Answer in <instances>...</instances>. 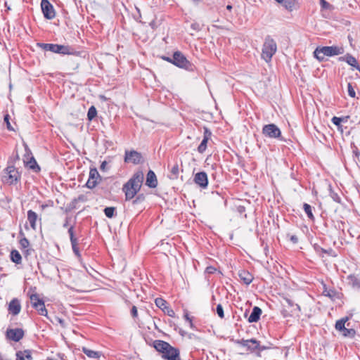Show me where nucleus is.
<instances>
[{"label":"nucleus","instance_id":"7ed1b4c3","mask_svg":"<svg viewBox=\"0 0 360 360\" xmlns=\"http://www.w3.org/2000/svg\"><path fill=\"white\" fill-rule=\"evenodd\" d=\"M344 49L341 46H322L317 47L314 51V55L316 58L319 61L325 59L326 56H334L342 54Z\"/></svg>","mask_w":360,"mask_h":360},{"label":"nucleus","instance_id":"ea45409f","mask_svg":"<svg viewBox=\"0 0 360 360\" xmlns=\"http://www.w3.org/2000/svg\"><path fill=\"white\" fill-rule=\"evenodd\" d=\"M348 94L352 98H354L356 96L355 91L350 83L347 85Z\"/></svg>","mask_w":360,"mask_h":360},{"label":"nucleus","instance_id":"6ab92c4d","mask_svg":"<svg viewBox=\"0 0 360 360\" xmlns=\"http://www.w3.org/2000/svg\"><path fill=\"white\" fill-rule=\"evenodd\" d=\"M340 60L345 61L348 65L355 68L356 70H359L360 66L358 64L356 59L352 55L347 53L345 56L340 57Z\"/></svg>","mask_w":360,"mask_h":360},{"label":"nucleus","instance_id":"72a5a7b5","mask_svg":"<svg viewBox=\"0 0 360 360\" xmlns=\"http://www.w3.org/2000/svg\"><path fill=\"white\" fill-rule=\"evenodd\" d=\"M207 141L208 139L206 136H205L198 148V150L199 153H202L206 150Z\"/></svg>","mask_w":360,"mask_h":360},{"label":"nucleus","instance_id":"20e7f679","mask_svg":"<svg viewBox=\"0 0 360 360\" xmlns=\"http://www.w3.org/2000/svg\"><path fill=\"white\" fill-rule=\"evenodd\" d=\"M277 51L276 41L269 36L266 37L262 46V58L266 62H270Z\"/></svg>","mask_w":360,"mask_h":360},{"label":"nucleus","instance_id":"0eeeda50","mask_svg":"<svg viewBox=\"0 0 360 360\" xmlns=\"http://www.w3.org/2000/svg\"><path fill=\"white\" fill-rule=\"evenodd\" d=\"M348 320V317H345L337 321L335 327L337 330L342 332L343 336L353 338L356 334L355 330L345 328V323Z\"/></svg>","mask_w":360,"mask_h":360},{"label":"nucleus","instance_id":"4d7b16f0","mask_svg":"<svg viewBox=\"0 0 360 360\" xmlns=\"http://www.w3.org/2000/svg\"><path fill=\"white\" fill-rule=\"evenodd\" d=\"M321 1H322L323 6L324 8H326V5H328V3H326L324 0H321Z\"/></svg>","mask_w":360,"mask_h":360},{"label":"nucleus","instance_id":"412c9836","mask_svg":"<svg viewBox=\"0 0 360 360\" xmlns=\"http://www.w3.org/2000/svg\"><path fill=\"white\" fill-rule=\"evenodd\" d=\"M238 276L240 280L243 281V282L246 285H249L250 283H251L253 280L252 275L245 270L240 271L238 273Z\"/></svg>","mask_w":360,"mask_h":360},{"label":"nucleus","instance_id":"473e14b6","mask_svg":"<svg viewBox=\"0 0 360 360\" xmlns=\"http://www.w3.org/2000/svg\"><path fill=\"white\" fill-rule=\"evenodd\" d=\"M97 115V110L94 106H91L87 112V117L89 120H92Z\"/></svg>","mask_w":360,"mask_h":360},{"label":"nucleus","instance_id":"cd10ccee","mask_svg":"<svg viewBox=\"0 0 360 360\" xmlns=\"http://www.w3.org/2000/svg\"><path fill=\"white\" fill-rule=\"evenodd\" d=\"M247 348L250 352H255V350L262 351V350L265 349V347H261L259 342L257 340V345L248 344V345H247Z\"/></svg>","mask_w":360,"mask_h":360},{"label":"nucleus","instance_id":"423d86ee","mask_svg":"<svg viewBox=\"0 0 360 360\" xmlns=\"http://www.w3.org/2000/svg\"><path fill=\"white\" fill-rule=\"evenodd\" d=\"M30 299L32 307L38 311L41 316H47V310L45 307L44 301L39 297L37 293H33L30 295Z\"/></svg>","mask_w":360,"mask_h":360},{"label":"nucleus","instance_id":"6e6552de","mask_svg":"<svg viewBox=\"0 0 360 360\" xmlns=\"http://www.w3.org/2000/svg\"><path fill=\"white\" fill-rule=\"evenodd\" d=\"M263 134L269 138L278 139L281 136L280 129L274 124H266L262 128Z\"/></svg>","mask_w":360,"mask_h":360},{"label":"nucleus","instance_id":"4be33fe9","mask_svg":"<svg viewBox=\"0 0 360 360\" xmlns=\"http://www.w3.org/2000/svg\"><path fill=\"white\" fill-rule=\"evenodd\" d=\"M262 314V309L258 307H255L252 309V311L248 317V322L254 323L258 321L259 319L260 315Z\"/></svg>","mask_w":360,"mask_h":360},{"label":"nucleus","instance_id":"6e6d98bb","mask_svg":"<svg viewBox=\"0 0 360 360\" xmlns=\"http://www.w3.org/2000/svg\"><path fill=\"white\" fill-rule=\"evenodd\" d=\"M5 7L6 8L7 11L11 10V7L8 5L7 2H5Z\"/></svg>","mask_w":360,"mask_h":360},{"label":"nucleus","instance_id":"4468645a","mask_svg":"<svg viewBox=\"0 0 360 360\" xmlns=\"http://www.w3.org/2000/svg\"><path fill=\"white\" fill-rule=\"evenodd\" d=\"M24 336V331L21 328L8 329L6 331V337L9 340L15 342L20 341Z\"/></svg>","mask_w":360,"mask_h":360},{"label":"nucleus","instance_id":"5fc2aeb1","mask_svg":"<svg viewBox=\"0 0 360 360\" xmlns=\"http://www.w3.org/2000/svg\"><path fill=\"white\" fill-rule=\"evenodd\" d=\"M320 250H321V251L322 252H323V253H327V254H329V252H331V251H332V250H331V249H330V250L328 251V250H324L323 248H320Z\"/></svg>","mask_w":360,"mask_h":360},{"label":"nucleus","instance_id":"a878e982","mask_svg":"<svg viewBox=\"0 0 360 360\" xmlns=\"http://www.w3.org/2000/svg\"><path fill=\"white\" fill-rule=\"evenodd\" d=\"M11 259L12 262L15 264H20L22 261V257L18 250H13L11 252Z\"/></svg>","mask_w":360,"mask_h":360},{"label":"nucleus","instance_id":"ddd939ff","mask_svg":"<svg viewBox=\"0 0 360 360\" xmlns=\"http://www.w3.org/2000/svg\"><path fill=\"white\" fill-rule=\"evenodd\" d=\"M100 180V175L96 168L90 169L89 179L86 186L89 188H94L98 184Z\"/></svg>","mask_w":360,"mask_h":360},{"label":"nucleus","instance_id":"de8ad7c7","mask_svg":"<svg viewBox=\"0 0 360 360\" xmlns=\"http://www.w3.org/2000/svg\"><path fill=\"white\" fill-rule=\"evenodd\" d=\"M215 271H216V268L211 266H207L205 270L206 273L210 274L214 273Z\"/></svg>","mask_w":360,"mask_h":360},{"label":"nucleus","instance_id":"e433bc0d","mask_svg":"<svg viewBox=\"0 0 360 360\" xmlns=\"http://www.w3.org/2000/svg\"><path fill=\"white\" fill-rule=\"evenodd\" d=\"M217 314H218L219 317L221 319L224 318V309L221 304H217L216 308Z\"/></svg>","mask_w":360,"mask_h":360},{"label":"nucleus","instance_id":"f03ea898","mask_svg":"<svg viewBox=\"0 0 360 360\" xmlns=\"http://www.w3.org/2000/svg\"><path fill=\"white\" fill-rule=\"evenodd\" d=\"M155 349L162 353V357L166 360H181L179 350L163 340H155Z\"/></svg>","mask_w":360,"mask_h":360},{"label":"nucleus","instance_id":"4c0bfd02","mask_svg":"<svg viewBox=\"0 0 360 360\" xmlns=\"http://www.w3.org/2000/svg\"><path fill=\"white\" fill-rule=\"evenodd\" d=\"M53 44H38V46L44 51H51Z\"/></svg>","mask_w":360,"mask_h":360},{"label":"nucleus","instance_id":"f257e3e1","mask_svg":"<svg viewBox=\"0 0 360 360\" xmlns=\"http://www.w3.org/2000/svg\"><path fill=\"white\" fill-rule=\"evenodd\" d=\"M144 174L143 172L138 171L134 174L132 177L123 186L122 191L125 194L126 200H131L139 191Z\"/></svg>","mask_w":360,"mask_h":360},{"label":"nucleus","instance_id":"2eb2a0df","mask_svg":"<svg viewBox=\"0 0 360 360\" xmlns=\"http://www.w3.org/2000/svg\"><path fill=\"white\" fill-rule=\"evenodd\" d=\"M194 182L202 188H205L208 185L207 175L204 172H198L194 176Z\"/></svg>","mask_w":360,"mask_h":360},{"label":"nucleus","instance_id":"dca6fc26","mask_svg":"<svg viewBox=\"0 0 360 360\" xmlns=\"http://www.w3.org/2000/svg\"><path fill=\"white\" fill-rule=\"evenodd\" d=\"M8 312L12 315H18L21 310V305L20 301L17 298L13 299L8 304Z\"/></svg>","mask_w":360,"mask_h":360},{"label":"nucleus","instance_id":"393cba45","mask_svg":"<svg viewBox=\"0 0 360 360\" xmlns=\"http://www.w3.org/2000/svg\"><path fill=\"white\" fill-rule=\"evenodd\" d=\"M82 350L89 358L98 359L101 356L98 352L93 351L85 347H83Z\"/></svg>","mask_w":360,"mask_h":360},{"label":"nucleus","instance_id":"9b49d317","mask_svg":"<svg viewBox=\"0 0 360 360\" xmlns=\"http://www.w3.org/2000/svg\"><path fill=\"white\" fill-rule=\"evenodd\" d=\"M143 161L142 155L140 153L136 150H126L124 155V162H131L134 165H138Z\"/></svg>","mask_w":360,"mask_h":360},{"label":"nucleus","instance_id":"f8f14e48","mask_svg":"<svg viewBox=\"0 0 360 360\" xmlns=\"http://www.w3.org/2000/svg\"><path fill=\"white\" fill-rule=\"evenodd\" d=\"M55 53L63 55H75L76 51L70 46L53 44L51 51Z\"/></svg>","mask_w":360,"mask_h":360},{"label":"nucleus","instance_id":"3c124183","mask_svg":"<svg viewBox=\"0 0 360 360\" xmlns=\"http://www.w3.org/2000/svg\"><path fill=\"white\" fill-rule=\"evenodd\" d=\"M106 165H107V162L105 161H103L101 165V167H100V169L102 171H105V167H106Z\"/></svg>","mask_w":360,"mask_h":360},{"label":"nucleus","instance_id":"09e8293b","mask_svg":"<svg viewBox=\"0 0 360 360\" xmlns=\"http://www.w3.org/2000/svg\"><path fill=\"white\" fill-rule=\"evenodd\" d=\"M56 321L62 327L65 328L66 326L65 321L63 319L56 317Z\"/></svg>","mask_w":360,"mask_h":360},{"label":"nucleus","instance_id":"a211bd4d","mask_svg":"<svg viewBox=\"0 0 360 360\" xmlns=\"http://www.w3.org/2000/svg\"><path fill=\"white\" fill-rule=\"evenodd\" d=\"M38 219V214L35 212L31 210L27 211V220L31 228L34 231L37 229V221ZM39 220H41V219H39Z\"/></svg>","mask_w":360,"mask_h":360},{"label":"nucleus","instance_id":"680f3d73","mask_svg":"<svg viewBox=\"0 0 360 360\" xmlns=\"http://www.w3.org/2000/svg\"><path fill=\"white\" fill-rule=\"evenodd\" d=\"M195 4H198L200 2V0H192Z\"/></svg>","mask_w":360,"mask_h":360},{"label":"nucleus","instance_id":"052dcab7","mask_svg":"<svg viewBox=\"0 0 360 360\" xmlns=\"http://www.w3.org/2000/svg\"><path fill=\"white\" fill-rule=\"evenodd\" d=\"M46 206H47L46 205H41V210L45 209V207H46Z\"/></svg>","mask_w":360,"mask_h":360},{"label":"nucleus","instance_id":"79ce46f5","mask_svg":"<svg viewBox=\"0 0 360 360\" xmlns=\"http://www.w3.org/2000/svg\"><path fill=\"white\" fill-rule=\"evenodd\" d=\"M77 244H78V242L77 243H71L72 245V250L74 252V253L78 257H79L81 255H80V253H79V248L77 247Z\"/></svg>","mask_w":360,"mask_h":360},{"label":"nucleus","instance_id":"8fccbe9b","mask_svg":"<svg viewBox=\"0 0 360 360\" xmlns=\"http://www.w3.org/2000/svg\"><path fill=\"white\" fill-rule=\"evenodd\" d=\"M71 219V217H66L65 219V222L63 224V227L64 228H67L69 225V221Z\"/></svg>","mask_w":360,"mask_h":360},{"label":"nucleus","instance_id":"bf43d9fd","mask_svg":"<svg viewBox=\"0 0 360 360\" xmlns=\"http://www.w3.org/2000/svg\"><path fill=\"white\" fill-rule=\"evenodd\" d=\"M226 9H227V10H229V11H231V10L232 9V6H231V5H228V6H226Z\"/></svg>","mask_w":360,"mask_h":360},{"label":"nucleus","instance_id":"9d476101","mask_svg":"<svg viewBox=\"0 0 360 360\" xmlns=\"http://www.w3.org/2000/svg\"><path fill=\"white\" fill-rule=\"evenodd\" d=\"M41 7L44 16L46 19L51 20L55 18L56 13L53 6L48 0H41Z\"/></svg>","mask_w":360,"mask_h":360},{"label":"nucleus","instance_id":"37998d69","mask_svg":"<svg viewBox=\"0 0 360 360\" xmlns=\"http://www.w3.org/2000/svg\"><path fill=\"white\" fill-rule=\"evenodd\" d=\"M179 165L177 164L174 165L172 169H171V173L172 174V175L174 176V177H176L178 174H179Z\"/></svg>","mask_w":360,"mask_h":360},{"label":"nucleus","instance_id":"39448f33","mask_svg":"<svg viewBox=\"0 0 360 360\" xmlns=\"http://www.w3.org/2000/svg\"><path fill=\"white\" fill-rule=\"evenodd\" d=\"M172 63L186 70L192 71L193 70V64L179 51H176L173 54Z\"/></svg>","mask_w":360,"mask_h":360},{"label":"nucleus","instance_id":"603ef678","mask_svg":"<svg viewBox=\"0 0 360 360\" xmlns=\"http://www.w3.org/2000/svg\"><path fill=\"white\" fill-rule=\"evenodd\" d=\"M290 240H291L292 242H293L294 243H297L298 239H297V237L296 236H292L290 237Z\"/></svg>","mask_w":360,"mask_h":360},{"label":"nucleus","instance_id":"b1692460","mask_svg":"<svg viewBox=\"0 0 360 360\" xmlns=\"http://www.w3.org/2000/svg\"><path fill=\"white\" fill-rule=\"evenodd\" d=\"M278 4H281L285 8L289 11H292L294 6L295 2L294 0H275Z\"/></svg>","mask_w":360,"mask_h":360},{"label":"nucleus","instance_id":"a18cd8bd","mask_svg":"<svg viewBox=\"0 0 360 360\" xmlns=\"http://www.w3.org/2000/svg\"><path fill=\"white\" fill-rule=\"evenodd\" d=\"M20 245L23 247V248H27L28 245H29V241L27 238H22L20 240Z\"/></svg>","mask_w":360,"mask_h":360},{"label":"nucleus","instance_id":"c03bdc74","mask_svg":"<svg viewBox=\"0 0 360 360\" xmlns=\"http://www.w3.org/2000/svg\"><path fill=\"white\" fill-rule=\"evenodd\" d=\"M4 121L6 123V126L8 130H13L12 127L11 126V123L9 122V115L7 114L4 116Z\"/></svg>","mask_w":360,"mask_h":360},{"label":"nucleus","instance_id":"f3484780","mask_svg":"<svg viewBox=\"0 0 360 360\" xmlns=\"http://www.w3.org/2000/svg\"><path fill=\"white\" fill-rule=\"evenodd\" d=\"M146 185L150 188H155L158 186V180L155 174L152 170H149L147 174Z\"/></svg>","mask_w":360,"mask_h":360},{"label":"nucleus","instance_id":"1a4fd4ad","mask_svg":"<svg viewBox=\"0 0 360 360\" xmlns=\"http://www.w3.org/2000/svg\"><path fill=\"white\" fill-rule=\"evenodd\" d=\"M19 178V173L13 166L8 167L5 170L4 179L9 184L16 183Z\"/></svg>","mask_w":360,"mask_h":360},{"label":"nucleus","instance_id":"58836bf2","mask_svg":"<svg viewBox=\"0 0 360 360\" xmlns=\"http://www.w3.org/2000/svg\"><path fill=\"white\" fill-rule=\"evenodd\" d=\"M343 120H344V118H342V117H333L332 118V122H333L335 125H336V126H338V127H340V124H341V122L343 121Z\"/></svg>","mask_w":360,"mask_h":360},{"label":"nucleus","instance_id":"f704fd0d","mask_svg":"<svg viewBox=\"0 0 360 360\" xmlns=\"http://www.w3.org/2000/svg\"><path fill=\"white\" fill-rule=\"evenodd\" d=\"M68 233L70 236V239L71 243H75L78 242L77 238L75 236L73 226H70V227L68 229Z\"/></svg>","mask_w":360,"mask_h":360},{"label":"nucleus","instance_id":"49530a36","mask_svg":"<svg viewBox=\"0 0 360 360\" xmlns=\"http://www.w3.org/2000/svg\"><path fill=\"white\" fill-rule=\"evenodd\" d=\"M131 316L135 318L138 315L137 308L135 306H133L131 310Z\"/></svg>","mask_w":360,"mask_h":360},{"label":"nucleus","instance_id":"c85d7f7f","mask_svg":"<svg viewBox=\"0 0 360 360\" xmlns=\"http://www.w3.org/2000/svg\"><path fill=\"white\" fill-rule=\"evenodd\" d=\"M303 208H304V210L305 213L307 214V217L310 219L314 220V217L313 213H312V207H311V205H309L307 203H304L303 205Z\"/></svg>","mask_w":360,"mask_h":360},{"label":"nucleus","instance_id":"c9c22d12","mask_svg":"<svg viewBox=\"0 0 360 360\" xmlns=\"http://www.w3.org/2000/svg\"><path fill=\"white\" fill-rule=\"evenodd\" d=\"M285 302H287V304L290 306V307H292L293 308V309L292 310V311H295V310H297L298 311H300V306L297 304H294L292 300H290V299H285Z\"/></svg>","mask_w":360,"mask_h":360},{"label":"nucleus","instance_id":"c756f323","mask_svg":"<svg viewBox=\"0 0 360 360\" xmlns=\"http://www.w3.org/2000/svg\"><path fill=\"white\" fill-rule=\"evenodd\" d=\"M27 166L33 170H39L40 169L35 159L33 157H32L30 158V160L27 162Z\"/></svg>","mask_w":360,"mask_h":360},{"label":"nucleus","instance_id":"7c9ffc66","mask_svg":"<svg viewBox=\"0 0 360 360\" xmlns=\"http://www.w3.org/2000/svg\"><path fill=\"white\" fill-rule=\"evenodd\" d=\"M155 305L161 309L162 310H163L164 309H165V307H167V302L162 299V298H160V297H158L155 300Z\"/></svg>","mask_w":360,"mask_h":360},{"label":"nucleus","instance_id":"5701e85b","mask_svg":"<svg viewBox=\"0 0 360 360\" xmlns=\"http://www.w3.org/2000/svg\"><path fill=\"white\" fill-rule=\"evenodd\" d=\"M16 360H33L31 350L26 349L17 352Z\"/></svg>","mask_w":360,"mask_h":360},{"label":"nucleus","instance_id":"2f4dec72","mask_svg":"<svg viewBox=\"0 0 360 360\" xmlns=\"http://www.w3.org/2000/svg\"><path fill=\"white\" fill-rule=\"evenodd\" d=\"M104 213L108 218H112L115 215V207H107L104 209Z\"/></svg>","mask_w":360,"mask_h":360},{"label":"nucleus","instance_id":"13d9d810","mask_svg":"<svg viewBox=\"0 0 360 360\" xmlns=\"http://www.w3.org/2000/svg\"><path fill=\"white\" fill-rule=\"evenodd\" d=\"M165 59L166 60H167V61H169V62H170V63H172V58H168V57H167V58H165Z\"/></svg>","mask_w":360,"mask_h":360},{"label":"nucleus","instance_id":"864d4df0","mask_svg":"<svg viewBox=\"0 0 360 360\" xmlns=\"http://www.w3.org/2000/svg\"><path fill=\"white\" fill-rule=\"evenodd\" d=\"M185 319H186V321H188V323H190L191 326H192V321L191 319V318L189 317L188 314H186L185 316H184Z\"/></svg>","mask_w":360,"mask_h":360},{"label":"nucleus","instance_id":"aec40b11","mask_svg":"<svg viewBox=\"0 0 360 360\" xmlns=\"http://www.w3.org/2000/svg\"><path fill=\"white\" fill-rule=\"evenodd\" d=\"M323 295L326 297H328L332 300H335L336 298L339 299L340 298V295L339 292H338L334 289L330 288L328 289L326 284H323Z\"/></svg>","mask_w":360,"mask_h":360},{"label":"nucleus","instance_id":"a19ab883","mask_svg":"<svg viewBox=\"0 0 360 360\" xmlns=\"http://www.w3.org/2000/svg\"><path fill=\"white\" fill-rule=\"evenodd\" d=\"M162 311L170 317H174L175 315L174 310L167 306Z\"/></svg>","mask_w":360,"mask_h":360},{"label":"nucleus","instance_id":"bb28decb","mask_svg":"<svg viewBox=\"0 0 360 360\" xmlns=\"http://www.w3.org/2000/svg\"><path fill=\"white\" fill-rule=\"evenodd\" d=\"M235 343L243 347H247L248 344H255L257 345V340L255 339H250V340H235Z\"/></svg>","mask_w":360,"mask_h":360}]
</instances>
